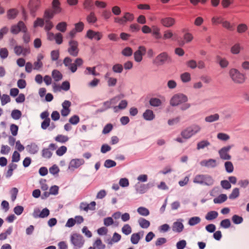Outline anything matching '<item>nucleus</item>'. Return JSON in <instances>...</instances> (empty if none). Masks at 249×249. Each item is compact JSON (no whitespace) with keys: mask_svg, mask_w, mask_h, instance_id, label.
<instances>
[{"mask_svg":"<svg viewBox=\"0 0 249 249\" xmlns=\"http://www.w3.org/2000/svg\"><path fill=\"white\" fill-rule=\"evenodd\" d=\"M188 101L187 97L181 93L174 95L170 100V105L172 106H177L182 105L181 109L185 110L190 107V105L186 102Z\"/></svg>","mask_w":249,"mask_h":249,"instance_id":"nucleus-1","label":"nucleus"},{"mask_svg":"<svg viewBox=\"0 0 249 249\" xmlns=\"http://www.w3.org/2000/svg\"><path fill=\"white\" fill-rule=\"evenodd\" d=\"M200 129V127L197 125L188 127L182 131L181 135L182 138H178L176 141L179 142H185V140L190 138L192 136L198 132Z\"/></svg>","mask_w":249,"mask_h":249,"instance_id":"nucleus-2","label":"nucleus"},{"mask_svg":"<svg viewBox=\"0 0 249 249\" xmlns=\"http://www.w3.org/2000/svg\"><path fill=\"white\" fill-rule=\"evenodd\" d=\"M229 75L232 81L237 84L243 83L246 79L245 74L234 68L231 69L230 70Z\"/></svg>","mask_w":249,"mask_h":249,"instance_id":"nucleus-3","label":"nucleus"},{"mask_svg":"<svg viewBox=\"0 0 249 249\" xmlns=\"http://www.w3.org/2000/svg\"><path fill=\"white\" fill-rule=\"evenodd\" d=\"M194 182L206 185H212L213 183V180L209 175H198L195 177Z\"/></svg>","mask_w":249,"mask_h":249,"instance_id":"nucleus-4","label":"nucleus"},{"mask_svg":"<svg viewBox=\"0 0 249 249\" xmlns=\"http://www.w3.org/2000/svg\"><path fill=\"white\" fill-rule=\"evenodd\" d=\"M71 241L74 246V249H79L81 248L84 243L83 237L77 233H74L71 236Z\"/></svg>","mask_w":249,"mask_h":249,"instance_id":"nucleus-5","label":"nucleus"},{"mask_svg":"<svg viewBox=\"0 0 249 249\" xmlns=\"http://www.w3.org/2000/svg\"><path fill=\"white\" fill-rule=\"evenodd\" d=\"M20 31L23 33L27 31V28L23 21H20L17 25H14L11 27V32L14 34H18Z\"/></svg>","mask_w":249,"mask_h":249,"instance_id":"nucleus-6","label":"nucleus"},{"mask_svg":"<svg viewBox=\"0 0 249 249\" xmlns=\"http://www.w3.org/2000/svg\"><path fill=\"white\" fill-rule=\"evenodd\" d=\"M14 50L17 55L26 56L30 53V48L28 47H23L20 45H17L14 47Z\"/></svg>","mask_w":249,"mask_h":249,"instance_id":"nucleus-7","label":"nucleus"},{"mask_svg":"<svg viewBox=\"0 0 249 249\" xmlns=\"http://www.w3.org/2000/svg\"><path fill=\"white\" fill-rule=\"evenodd\" d=\"M68 52L71 55L74 56L78 55L79 50L78 48V42L76 41L71 40L70 41Z\"/></svg>","mask_w":249,"mask_h":249,"instance_id":"nucleus-8","label":"nucleus"},{"mask_svg":"<svg viewBox=\"0 0 249 249\" xmlns=\"http://www.w3.org/2000/svg\"><path fill=\"white\" fill-rule=\"evenodd\" d=\"M103 36L102 34L100 32H96L92 30H89L86 34V37L89 39H94L97 41L100 40Z\"/></svg>","mask_w":249,"mask_h":249,"instance_id":"nucleus-9","label":"nucleus"},{"mask_svg":"<svg viewBox=\"0 0 249 249\" xmlns=\"http://www.w3.org/2000/svg\"><path fill=\"white\" fill-rule=\"evenodd\" d=\"M49 113L47 111H45L41 113L40 118L43 120L41 123V127L43 129H46L50 124V119L49 118Z\"/></svg>","mask_w":249,"mask_h":249,"instance_id":"nucleus-10","label":"nucleus"},{"mask_svg":"<svg viewBox=\"0 0 249 249\" xmlns=\"http://www.w3.org/2000/svg\"><path fill=\"white\" fill-rule=\"evenodd\" d=\"M160 23L163 26L169 28L176 24V19L172 17H165L161 19Z\"/></svg>","mask_w":249,"mask_h":249,"instance_id":"nucleus-11","label":"nucleus"},{"mask_svg":"<svg viewBox=\"0 0 249 249\" xmlns=\"http://www.w3.org/2000/svg\"><path fill=\"white\" fill-rule=\"evenodd\" d=\"M231 146L229 145L226 147H223L219 151V154L220 158L225 160H230L231 158L228 152L230 151Z\"/></svg>","mask_w":249,"mask_h":249,"instance_id":"nucleus-12","label":"nucleus"},{"mask_svg":"<svg viewBox=\"0 0 249 249\" xmlns=\"http://www.w3.org/2000/svg\"><path fill=\"white\" fill-rule=\"evenodd\" d=\"M146 49L143 46L139 47L138 50L134 53V58L136 61L140 62L142 61V56L145 53Z\"/></svg>","mask_w":249,"mask_h":249,"instance_id":"nucleus-13","label":"nucleus"},{"mask_svg":"<svg viewBox=\"0 0 249 249\" xmlns=\"http://www.w3.org/2000/svg\"><path fill=\"white\" fill-rule=\"evenodd\" d=\"M85 161L82 159H75L71 160L69 168L71 169L78 168L82 165L84 164Z\"/></svg>","mask_w":249,"mask_h":249,"instance_id":"nucleus-14","label":"nucleus"},{"mask_svg":"<svg viewBox=\"0 0 249 249\" xmlns=\"http://www.w3.org/2000/svg\"><path fill=\"white\" fill-rule=\"evenodd\" d=\"M96 203L95 201H92L88 204L86 202H82L80 203V208L81 210L88 212L89 211H93L95 210Z\"/></svg>","mask_w":249,"mask_h":249,"instance_id":"nucleus-15","label":"nucleus"},{"mask_svg":"<svg viewBox=\"0 0 249 249\" xmlns=\"http://www.w3.org/2000/svg\"><path fill=\"white\" fill-rule=\"evenodd\" d=\"M62 109L61 110V114L62 116L65 117L68 116L70 112V107L71 106V103L69 101H65L62 103Z\"/></svg>","mask_w":249,"mask_h":249,"instance_id":"nucleus-16","label":"nucleus"},{"mask_svg":"<svg viewBox=\"0 0 249 249\" xmlns=\"http://www.w3.org/2000/svg\"><path fill=\"white\" fill-rule=\"evenodd\" d=\"M63 63L72 72H74L76 71L77 68H76L74 63H72V59L70 57H67L65 58L63 60Z\"/></svg>","mask_w":249,"mask_h":249,"instance_id":"nucleus-17","label":"nucleus"},{"mask_svg":"<svg viewBox=\"0 0 249 249\" xmlns=\"http://www.w3.org/2000/svg\"><path fill=\"white\" fill-rule=\"evenodd\" d=\"M168 59V54L166 53H162L158 55L154 60V63L157 64H162Z\"/></svg>","mask_w":249,"mask_h":249,"instance_id":"nucleus-18","label":"nucleus"},{"mask_svg":"<svg viewBox=\"0 0 249 249\" xmlns=\"http://www.w3.org/2000/svg\"><path fill=\"white\" fill-rule=\"evenodd\" d=\"M44 56L42 54L40 53L37 55V60L34 63V70H38L42 67L43 64L42 60L43 59Z\"/></svg>","mask_w":249,"mask_h":249,"instance_id":"nucleus-19","label":"nucleus"},{"mask_svg":"<svg viewBox=\"0 0 249 249\" xmlns=\"http://www.w3.org/2000/svg\"><path fill=\"white\" fill-rule=\"evenodd\" d=\"M151 33L154 38L157 39H160L161 38L160 29L157 25L152 26Z\"/></svg>","mask_w":249,"mask_h":249,"instance_id":"nucleus-20","label":"nucleus"},{"mask_svg":"<svg viewBox=\"0 0 249 249\" xmlns=\"http://www.w3.org/2000/svg\"><path fill=\"white\" fill-rule=\"evenodd\" d=\"M143 236V232L134 233L131 236L130 240L133 244H137Z\"/></svg>","mask_w":249,"mask_h":249,"instance_id":"nucleus-21","label":"nucleus"},{"mask_svg":"<svg viewBox=\"0 0 249 249\" xmlns=\"http://www.w3.org/2000/svg\"><path fill=\"white\" fill-rule=\"evenodd\" d=\"M52 5L53 9V11L54 12V13L59 14L62 12V9L60 6V2L59 0H53Z\"/></svg>","mask_w":249,"mask_h":249,"instance_id":"nucleus-22","label":"nucleus"},{"mask_svg":"<svg viewBox=\"0 0 249 249\" xmlns=\"http://www.w3.org/2000/svg\"><path fill=\"white\" fill-rule=\"evenodd\" d=\"M172 228L173 231L180 233L183 231L184 226L181 222L177 221L173 223Z\"/></svg>","mask_w":249,"mask_h":249,"instance_id":"nucleus-23","label":"nucleus"},{"mask_svg":"<svg viewBox=\"0 0 249 249\" xmlns=\"http://www.w3.org/2000/svg\"><path fill=\"white\" fill-rule=\"evenodd\" d=\"M200 164L203 166L213 167L216 165V162L215 160L209 159L208 160H204L201 161Z\"/></svg>","mask_w":249,"mask_h":249,"instance_id":"nucleus-24","label":"nucleus"},{"mask_svg":"<svg viewBox=\"0 0 249 249\" xmlns=\"http://www.w3.org/2000/svg\"><path fill=\"white\" fill-rule=\"evenodd\" d=\"M18 13V10L16 8H12L7 12V18L9 19H14Z\"/></svg>","mask_w":249,"mask_h":249,"instance_id":"nucleus-25","label":"nucleus"},{"mask_svg":"<svg viewBox=\"0 0 249 249\" xmlns=\"http://www.w3.org/2000/svg\"><path fill=\"white\" fill-rule=\"evenodd\" d=\"M174 38V33L171 30L168 29L164 31L163 33L162 39L163 40L171 39Z\"/></svg>","mask_w":249,"mask_h":249,"instance_id":"nucleus-26","label":"nucleus"},{"mask_svg":"<svg viewBox=\"0 0 249 249\" xmlns=\"http://www.w3.org/2000/svg\"><path fill=\"white\" fill-rule=\"evenodd\" d=\"M52 76L55 82L60 81L63 78L62 73L59 71L56 70L53 71Z\"/></svg>","mask_w":249,"mask_h":249,"instance_id":"nucleus-27","label":"nucleus"},{"mask_svg":"<svg viewBox=\"0 0 249 249\" xmlns=\"http://www.w3.org/2000/svg\"><path fill=\"white\" fill-rule=\"evenodd\" d=\"M109 73H107L105 76V78L107 81V84L109 86H114L117 83V79L113 77H109Z\"/></svg>","mask_w":249,"mask_h":249,"instance_id":"nucleus-28","label":"nucleus"},{"mask_svg":"<svg viewBox=\"0 0 249 249\" xmlns=\"http://www.w3.org/2000/svg\"><path fill=\"white\" fill-rule=\"evenodd\" d=\"M67 23L66 22H60L56 25V29L61 32H65L67 30Z\"/></svg>","mask_w":249,"mask_h":249,"instance_id":"nucleus-29","label":"nucleus"},{"mask_svg":"<svg viewBox=\"0 0 249 249\" xmlns=\"http://www.w3.org/2000/svg\"><path fill=\"white\" fill-rule=\"evenodd\" d=\"M144 118L146 120H152L154 119L155 116L153 111L151 110H146L143 114Z\"/></svg>","mask_w":249,"mask_h":249,"instance_id":"nucleus-30","label":"nucleus"},{"mask_svg":"<svg viewBox=\"0 0 249 249\" xmlns=\"http://www.w3.org/2000/svg\"><path fill=\"white\" fill-rule=\"evenodd\" d=\"M56 14L52 10L48 9L46 10L44 14V18L45 20H50L54 17V15Z\"/></svg>","mask_w":249,"mask_h":249,"instance_id":"nucleus-31","label":"nucleus"},{"mask_svg":"<svg viewBox=\"0 0 249 249\" xmlns=\"http://www.w3.org/2000/svg\"><path fill=\"white\" fill-rule=\"evenodd\" d=\"M222 26L223 27L227 29L229 31H233L234 30V25L230 21L225 20L224 19L222 22Z\"/></svg>","mask_w":249,"mask_h":249,"instance_id":"nucleus-32","label":"nucleus"},{"mask_svg":"<svg viewBox=\"0 0 249 249\" xmlns=\"http://www.w3.org/2000/svg\"><path fill=\"white\" fill-rule=\"evenodd\" d=\"M248 29V27L247 24L245 23H241L237 26V32L239 34H243L245 33Z\"/></svg>","mask_w":249,"mask_h":249,"instance_id":"nucleus-33","label":"nucleus"},{"mask_svg":"<svg viewBox=\"0 0 249 249\" xmlns=\"http://www.w3.org/2000/svg\"><path fill=\"white\" fill-rule=\"evenodd\" d=\"M227 199V196L225 194H221L215 197L213 199L215 203H221L225 202Z\"/></svg>","mask_w":249,"mask_h":249,"instance_id":"nucleus-34","label":"nucleus"},{"mask_svg":"<svg viewBox=\"0 0 249 249\" xmlns=\"http://www.w3.org/2000/svg\"><path fill=\"white\" fill-rule=\"evenodd\" d=\"M44 24L43 18H38L34 22L33 26L35 28L38 27H42Z\"/></svg>","mask_w":249,"mask_h":249,"instance_id":"nucleus-35","label":"nucleus"},{"mask_svg":"<svg viewBox=\"0 0 249 249\" xmlns=\"http://www.w3.org/2000/svg\"><path fill=\"white\" fill-rule=\"evenodd\" d=\"M27 149L30 153L34 154L38 151V148L36 144L32 143L27 146Z\"/></svg>","mask_w":249,"mask_h":249,"instance_id":"nucleus-36","label":"nucleus"},{"mask_svg":"<svg viewBox=\"0 0 249 249\" xmlns=\"http://www.w3.org/2000/svg\"><path fill=\"white\" fill-rule=\"evenodd\" d=\"M1 104L2 106H4L7 103L10 102L11 98L10 96L6 94H3L0 98Z\"/></svg>","mask_w":249,"mask_h":249,"instance_id":"nucleus-37","label":"nucleus"},{"mask_svg":"<svg viewBox=\"0 0 249 249\" xmlns=\"http://www.w3.org/2000/svg\"><path fill=\"white\" fill-rule=\"evenodd\" d=\"M138 223L140 226L143 229H146L150 226V222L145 219H139Z\"/></svg>","mask_w":249,"mask_h":249,"instance_id":"nucleus-38","label":"nucleus"},{"mask_svg":"<svg viewBox=\"0 0 249 249\" xmlns=\"http://www.w3.org/2000/svg\"><path fill=\"white\" fill-rule=\"evenodd\" d=\"M239 189L237 188H235L232 190L231 194L229 195V198L231 199H235L239 196Z\"/></svg>","mask_w":249,"mask_h":249,"instance_id":"nucleus-39","label":"nucleus"},{"mask_svg":"<svg viewBox=\"0 0 249 249\" xmlns=\"http://www.w3.org/2000/svg\"><path fill=\"white\" fill-rule=\"evenodd\" d=\"M241 49V47L240 44L236 43L231 47V52L233 54H238L240 53Z\"/></svg>","mask_w":249,"mask_h":249,"instance_id":"nucleus-40","label":"nucleus"},{"mask_svg":"<svg viewBox=\"0 0 249 249\" xmlns=\"http://www.w3.org/2000/svg\"><path fill=\"white\" fill-rule=\"evenodd\" d=\"M55 140L61 143H65L69 140V137L63 135H58L55 138Z\"/></svg>","mask_w":249,"mask_h":249,"instance_id":"nucleus-41","label":"nucleus"},{"mask_svg":"<svg viewBox=\"0 0 249 249\" xmlns=\"http://www.w3.org/2000/svg\"><path fill=\"white\" fill-rule=\"evenodd\" d=\"M137 212L140 215L143 216H147L149 214V210L147 208L143 207L139 208L137 210Z\"/></svg>","mask_w":249,"mask_h":249,"instance_id":"nucleus-42","label":"nucleus"},{"mask_svg":"<svg viewBox=\"0 0 249 249\" xmlns=\"http://www.w3.org/2000/svg\"><path fill=\"white\" fill-rule=\"evenodd\" d=\"M17 165L15 164H10L8 167V170L6 173V177L10 178L13 175L14 170L17 168Z\"/></svg>","mask_w":249,"mask_h":249,"instance_id":"nucleus-43","label":"nucleus"},{"mask_svg":"<svg viewBox=\"0 0 249 249\" xmlns=\"http://www.w3.org/2000/svg\"><path fill=\"white\" fill-rule=\"evenodd\" d=\"M180 78L183 82H188L191 80V74L187 72H184L180 75Z\"/></svg>","mask_w":249,"mask_h":249,"instance_id":"nucleus-44","label":"nucleus"},{"mask_svg":"<svg viewBox=\"0 0 249 249\" xmlns=\"http://www.w3.org/2000/svg\"><path fill=\"white\" fill-rule=\"evenodd\" d=\"M219 116L218 114H214L205 118V121L207 122H213L219 119Z\"/></svg>","mask_w":249,"mask_h":249,"instance_id":"nucleus-45","label":"nucleus"},{"mask_svg":"<svg viewBox=\"0 0 249 249\" xmlns=\"http://www.w3.org/2000/svg\"><path fill=\"white\" fill-rule=\"evenodd\" d=\"M21 112L20 110L15 109L11 113L12 117L15 120L19 119L21 116Z\"/></svg>","mask_w":249,"mask_h":249,"instance_id":"nucleus-46","label":"nucleus"},{"mask_svg":"<svg viewBox=\"0 0 249 249\" xmlns=\"http://www.w3.org/2000/svg\"><path fill=\"white\" fill-rule=\"evenodd\" d=\"M67 151V148L65 146H61L56 151V154L58 156H62L65 154Z\"/></svg>","mask_w":249,"mask_h":249,"instance_id":"nucleus-47","label":"nucleus"},{"mask_svg":"<svg viewBox=\"0 0 249 249\" xmlns=\"http://www.w3.org/2000/svg\"><path fill=\"white\" fill-rule=\"evenodd\" d=\"M122 231L123 233L125 235H128L132 232V229L128 224H125L122 229Z\"/></svg>","mask_w":249,"mask_h":249,"instance_id":"nucleus-48","label":"nucleus"},{"mask_svg":"<svg viewBox=\"0 0 249 249\" xmlns=\"http://www.w3.org/2000/svg\"><path fill=\"white\" fill-rule=\"evenodd\" d=\"M223 19L224 18L221 17L214 16L212 18V22L214 25H217L220 23L222 24Z\"/></svg>","mask_w":249,"mask_h":249,"instance_id":"nucleus-49","label":"nucleus"},{"mask_svg":"<svg viewBox=\"0 0 249 249\" xmlns=\"http://www.w3.org/2000/svg\"><path fill=\"white\" fill-rule=\"evenodd\" d=\"M87 20L89 23H94L97 21V18L95 14L91 13L87 17Z\"/></svg>","mask_w":249,"mask_h":249,"instance_id":"nucleus-50","label":"nucleus"},{"mask_svg":"<svg viewBox=\"0 0 249 249\" xmlns=\"http://www.w3.org/2000/svg\"><path fill=\"white\" fill-rule=\"evenodd\" d=\"M183 39L185 42L188 43L193 40L194 36L193 34L190 33H186L183 36Z\"/></svg>","mask_w":249,"mask_h":249,"instance_id":"nucleus-51","label":"nucleus"},{"mask_svg":"<svg viewBox=\"0 0 249 249\" xmlns=\"http://www.w3.org/2000/svg\"><path fill=\"white\" fill-rule=\"evenodd\" d=\"M20 155L17 151H15L12 156V161L13 162H17L20 160Z\"/></svg>","mask_w":249,"mask_h":249,"instance_id":"nucleus-52","label":"nucleus"},{"mask_svg":"<svg viewBox=\"0 0 249 249\" xmlns=\"http://www.w3.org/2000/svg\"><path fill=\"white\" fill-rule=\"evenodd\" d=\"M84 28V24L82 22H79L74 24V29L77 32H81Z\"/></svg>","mask_w":249,"mask_h":249,"instance_id":"nucleus-53","label":"nucleus"},{"mask_svg":"<svg viewBox=\"0 0 249 249\" xmlns=\"http://www.w3.org/2000/svg\"><path fill=\"white\" fill-rule=\"evenodd\" d=\"M127 105V102L125 100H123L119 104L118 106L115 107L114 109L115 111H117L118 109H124L126 107Z\"/></svg>","mask_w":249,"mask_h":249,"instance_id":"nucleus-54","label":"nucleus"},{"mask_svg":"<svg viewBox=\"0 0 249 249\" xmlns=\"http://www.w3.org/2000/svg\"><path fill=\"white\" fill-rule=\"evenodd\" d=\"M42 156L46 159H49L52 156V152L49 149H44L42 152Z\"/></svg>","mask_w":249,"mask_h":249,"instance_id":"nucleus-55","label":"nucleus"},{"mask_svg":"<svg viewBox=\"0 0 249 249\" xmlns=\"http://www.w3.org/2000/svg\"><path fill=\"white\" fill-rule=\"evenodd\" d=\"M94 245L98 249H104L106 247L105 245L102 243V240L100 238H98L95 241Z\"/></svg>","mask_w":249,"mask_h":249,"instance_id":"nucleus-56","label":"nucleus"},{"mask_svg":"<svg viewBox=\"0 0 249 249\" xmlns=\"http://www.w3.org/2000/svg\"><path fill=\"white\" fill-rule=\"evenodd\" d=\"M8 50L5 48H1L0 49V56L2 59H5L8 56Z\"/></svg>","mask_w":249,"mask_h":249,"instance_id":"nucleus-57","label":"nucleus"},{"mask_svg":"<svg viewBox=\"0 0 249 249\" xmlns=\"http://www.w3.org/2000/svg\"><path fill=\"white\" fill-rule=\"evenodd\" d=\"M220 226L223 228L227 229L230 227L231 222L229 219H224L220 223Z\"/></svg>","mask_w":249,"mask_h":249,"instance_id":"nucleus-58","label":"nucleus"},{"mask_svg":"<svg viewBox=\"0 0 249 249\" xmlns=\"http://www.w3.org/2000/svg\"><path fill=\"white\" fill-rule=\"evenodd\" d=\"M59 168L58 166L54 164L49 168V172L53 175H57L59 172Z\"/></svg>","mask_w":249,"mask_h":249,"instance_id":"nucleus-59","label":"nucleus"},{"mask_svg":"<svg viewBox=\"0 0 249 249\" xmlns=\"http://www.w3.org/2000/svg\"><path fill=\"white\" fill-rule=\"evenodd\" d=\"M122 54L126 56H129L132 55L133 50L130 47H126L122 52Z\"/></svg>","mask_w":249,"mask_h":249,"instance_id":"nucleus-60","label":"nucleus"},{"mask_svg":"<svg viewBox=\"0 0 249 249\" xmlns=\"http://www.w3.org/2000/svg\"><path fill=\"white\" fill-rule=\"evenodd\" d=\"M225 166L226 171L229 173H231L233 170V166L232 163L230 161H227L225 163Z\"/></svg>","mask_w":249,"mask_h":249,"instance_id":"nucleus-61","label":"nucleus"},{"mask_svg":"<svg viewBox=\"0 0 249 249\" xmlns=\"http://www.w3.org/2000/svg\"><path fill=\"white\" fill-rule=\"evenodd\" d=\"M11 151L10 147L8 145H2L0 153L3 155H7Z\"/></svg>","mask_w":249,"mask_h":249,"instance_id":"nucleus-62","label":"nucleus"},{"mask_svg":"<svg viewBox=\"0 0 249 249\" xmlns=\"http://www.w3.org/2000/svg\"><path fill=\"white\" fill-rule=\"evenodd\" d=\"M217 138L221 141H227L230 139V136L224 133H219L217 134Z\"/></svg>","mask_w":249,"mask_h":249,"instance_id":"nucleus-63","label":"nucleus"},{"mask_svg":"<svg viewBox=\"0 0 249 249\" xmlns=\"http://www.w3.org/2000/svg\"><path fill=\"white\" fill-rule=\"evenodd\" d=\"M80 121L79 117L77 115H73L69 119V122L72 124H77Z\"/></svg>","mask_w":249,"mask_h":249,"instance_id":"nucleus-64","label":"nucleus"}]
</instances>
